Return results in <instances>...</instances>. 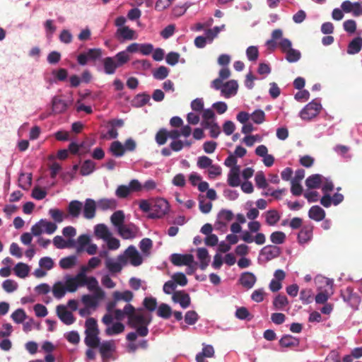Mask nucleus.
<instances>
[{"label":"nucleus","instance_id":"2f4dec72","mask_svg":"<svg viewBox=\"0 0 362 362\" xmlns=\"http://www.w3.org/2000/svg\"><path fill=\"white\" fill-rule=\"evenodd\" d=\"M124 330V325L120 322H116L112 326L108 327L105 329V334L107 336H114L121 334Z\"/></svg>","mask_w":362,"mask_h":362},{"label":"nucleus","instance_id":"4be33fe9","mask_svg":"<svg viewBox=\"0 0 362 362\" xmlns=\"http://www.w3.org/2000/svg\"><path fill=\"white\" fill-rule=\"evenodd\" d=\"M52 105V112L55 115L64 112L67 108L66 103L57 96L53 98Z\"/></svg>","mask_w":362,"mask_h":362},{"label":"nucleus","instance_id":"cd10ccee","mask_svg":"<svg viewBox=\"0 0 362 362\" xmlns=\"http://www.w3.org/2000/svg\"><path fill=\"white\" fill-rule=\"evenodd\" d=\"M362 39L359 37L352 40L347 47V53L349 54H355L358 53L361 49Z\"/></svg>","mask_w":362,"mask_h":362},{"label":"nucleus","instance_id":"774afa93","mask_svg":"<svg viewBox=\"0 0 362 362\" xmlns=\"http://www.w3.org/2000/svg\"><path fill=\"white\" fill-rule=\"evenodd\" d=\"M105 242L107 243V247L110 250H116L120 246L119 240L114 238L112 235L110 238H107Z\"/></svg>","mask_w":362,"mask_h":362},{"label":"nucleus","instance_id":"dca6fc26","mask_svg":"<svg viewBox=\"0 0 362 362\" xmlns=\"http://www.w3.org/2000/svg\"><path fill=\"white\" fill-rule=\"evenodd\" d=\"M95 235L98 239L104 241L112 235V232L108 227L104 223H98L94 227Z\"/></svg>","mask_w":362,"mask_h":362},{"label":"nucleus","instance_id":"58836bf2","mask_svg":"<svg viewBox=\"0 0 362 362\" xmlns=\"http://www.w3.org/2000/svg\"><path fill=\"white\" fill-rule=\"evenodd\" d=\"M90 243V238L88 234H82L77 238L76 251L78 253L83 252L85 247Z\"/></svg>","mask_w":362,"mask_h":362},{"label":"nucleus","instance_id":"09e8293b","mask_svg":"<svg viewBox=\"0 0 362 362\" xmlns=\"http://www.w3.org/2000/svg\"><path fill=\"white\" fill-rule=\"evenodd\" d=\"M168 74L169 69L164 66H160L153 71V76L157 80H163L168 76Z\"/></svg>","mask_w":362,"mask_h":362},{"label":"nucleus","instance_id":"c756f323","mask_svg":"<svg viewBox=\"0 0 362 362\" xmlns=\"http://www.w3.org/2000/svg\"><path fill=\"white\" fill-rule=\"evenodd\" d=\"M15 274L20 278L26 277L30 272V267L28 264L23 262H18L14 267Z\"/></svg>","mask_w":362,"mask_h":362},{"label":"nucleus","instance_id":"6e6d98bb","mask_svg":"<svg viewBox=\"0 0 362 362\" xmlns=\"http://www.w3.org/2000/svg\"><path fill=\"white\" fill-rule=\"evenodd\" d=\"M150 95L146 93L137 94L134 98V103L139 107H142L148 103Z\"/></svg>","mask_w":362,"mask_h":362},{"label":"nucleus","instance_id":"a18cd8bd","mask_svg":"<svg viewBox=\"0 0 362 362\" xmlns=\"http://www.w3.org/2000/svg\"><path fill=\"white\" fill-rule=\"evenodd\" d=\"M153 246L152 240L148 238H143L139 243V247L142 253L148 256L150 254V250Z\"/></svg>","mask_w":362,"mask_h":362},{"label":"nucleus","instance_id":"a878e982","mask_svg":"<svg viewBox=\"0 0 362 362\" xmlns=\"http://www.w3.org/2000/svg\"><path fill=\"white\" fill-rule=\"evenodd\" d=\"M343 200V194L336 192L332 197L330 194L323 195L320 199V204H340Z\"/></svg>","mask_w":362,"mask_h":362},{"label":"nucleus","instance_id":"423d86ee","mask_svg":"<svg viewBox=\"0 0 362 362\" xmlns=\"http://www.w3.org/2000/svg\"><path fill=\"white\" fill-rule=\"evenodd\" d=\"M341 296L344 301L346 302L351 308H357L361 302L360 296L354 292L352 287L349 286L341 293Z\"/></svg>","mask_w":362,"mask_h":362},{"label":"nucleus","instance_id":"4d7b16f0","mask_svg":"<svg viewBox=\"0 0 362 362\" xmlns=\"http://www.w3.org/2000/svg\"><path fill=\"white\" fill-rule=\"evenodd\" d=\"M250 117H251L252 120L255 124H257L263 123L265 120V113L262 110H257L254 111L251 114V115H250Z\"/></svg>","mask_w":362,"mask_h":362},{"label":"nucleus","instance_id":"37998d69","mask_svg":"<svg viewBox=\"0 0 362 362\" xmlns=\"http://www.w3.org/2000/svg\"><path fill=\"white\" fill-rule=\"evenodd\" d=\"M13 321L16 324H21L27 318V315L23 308H18L11 315Z\"/></svg>","mask_w":362,"mask_h":362},{"label":"nucleus","instance_id":"f3484780","mask_svg":"<svg viewBox=\"0 0 362 362\" xmlns=\"http://www.w3.org/2000/svg\"><path fill=\"white\" fill-rule=\"evenodd\" d=\"M238 85L236 81L230 80L223 84L221 88V93L226 98H230L232 95H235L237 93Z\"/></svg>","mask_w":362,"mask_h":362},{"label":"nucleus","instance_id":"20e7f679","mask_svg":"<svg viewBox=\"0 0 362 362\" xmlns=\"http://www.w3.org/2000/svg\"><path fill=\"white\" fill-rule=\"evenodd\" d=\"M322 105L320 103L313 100L300 112V117L303 120H310L320 113Z\"/></svg>","mask_w":362,"mask_h":362},{"label":"nucleus","instance_id":"9b49d317","mask_svg":"<svg viewBox=\"0 0 362 362\" xmlns=\"http://www.w3.org/2000/svg\"><path fill=\"white\" fill-rule=\"evenodd\" d=\"M98 346L103 359L110 358L112 353L115 351V345L113 340L103 341Z\"/></svg>","mask_w":362,"mask_h":362},{"label":"nucleus","instance_id":"79ce46f5","mask_svg":"<svg viewBox=\"0 0 362 362\" xmlns=\"http://www.w3.org/2000/svg\"><path fill=\"white\" fill-rule=\"evenodd\" d=\"M286 234L282 231H274L271 233L269 239L273 245H281L283 244L286 240Z\"/></svg>","mask_w":362,"mask_h":362},{"label":"nucleus","instance_id":"6e6552de","mask_svg":"<svg viewBox=\"0 0 362 362\" xmlns=\"http://www.w3.org/2000/svg\"><path fill=\"white\" fill-rule=\"evenodd\" d=\"M117 259L120 262H115L110 257L106 259L105 266L110 273H119L122 269L123 264L127 263V260L124 255H119Z\"/></svg>","mask_w":362,"mask_h":362},{"label":"nucleus","instance_id":"de8ad7c7","mask_svg":"<svg viewBox=\"0 0 362 362\" xmlns=\"http://www.w3.org/2000/svg\"><path fill=\"white\" fill-rule=\"evenodd\" d=\"M113 58L119 67L127 63L130 59V57L125 50L118 52Z\"/></svg>","mask_w":362,"mask_h":362},{"label":"nucleus","instance_id":"13d9d810","mask_svg":"<svg viewBox=\"0 0 362 362\" xmlns=\"http://www.w3.org/2000/svg\"><path fill=\"white\" fill-rule=\"evenodd\" d=\"M233 218V214L230 210L223 209L218 214V218L220 220L218 223L226 226L224 223H221V221H230Z\"/></svg>","mask_w":362,"mask_h":362},{"label":"nucleus","instance_id":"4468645a","mask_svg":"<svg viewBox=\"0 0 362 362\" xmlns=\"http://www.w3.org/2000/svg\"><path fill=\"white\" fill-rule=\"evenodd\" d=\"M115 36L117 38H122L124 40H131L136 38L135 31L130 29L128 26H123L117 28Z\"/></svg>","mask_w":362,"mask_h":362},{"label":"nucleus","instance_id":"f704fd0d","mask_svg":"<svg viewBox=\"0 0 362 362\" xmlns=\"http://www.w3.org/2000/svg\"><path fill=\"white\" fill-rule=\"evenodd\" d=\"M112 223L117 228L124 225V214L122 211L118 210L112 214L110 217Z\"/></svg>","mask_w":362,"mask_h":362},{"label":"nucleus","instance_id":"412c9836","mask_svg":"<svg viewBox=\"0 0 362 362\" xmlns=\"http://www.w3.org/2000/svg\"><path fill=\"white\" fill-rule=\"evenodd\" d=\"M323 176L320 174H314L309 176L305 180V185L310 189H317L323 182Z\"/></svg>","mask_w":362,"mask_h":362},{"label":"nucleus","instance_id":"3c124183","mask_svg":"<svg viewBox=\"0 0 362 362\" xmlns=\"http://www.w3.org/2000/svg\"><path fill=\"white\" fill-rule=\"evenodd\" d=\"M285 53L286 59L290 63L296 62L300 59L301 57L300 52L298 50L294 49L293 48H291Z\"/></svg>","mask_w":362,"mask_h":362},{"label":"nucleus","instance_id":"603ef678","mask_svg":"<svg viewBox=\"0 0 362 362\" xmlns=\"http://www.w3.org/2000/svg\"><path fill=\"white\" fill-rule=\"evenodd\" d=\"M235 317L241 320H250L252 315L245 307L238 308L235 311Z\"/></svg>","mask_w":362,"mask_h":362},{"label":"nucleus","instance_id":"9d476101","mask_svg":"<svg viewBox=\"0 0 362 362\" xmlns=\"http://www.w3.org/2000/svg\"><path fill=\"white\" fill-rule=\"evenodd\" d=\"M172 300L175 303H179L183 309L188 308L191 304L189 294L184 291H176L173 294Z\"/></svg>","mask_w":362,"mask_h":362},{"label":"nucleus","instance_id":"72a5a7b5","mask_svg":"<svg viewBox=\"0 0 362 362\" xmlns=\"http://www.w3.org/2000/svg\"><path fill=\"white\" fill-rule=\"evenodd\" d=\"M85 328V334L99 333L97 320L93 317L86 319Z\"/></svg>","mask_w":362,"mask_h":362},{"label":"nucleus","instance_id":"bb28decb","mask_svg":"<svg viewBox=\"0 0 362 362\" xmlns=\"http://www.w3.org/2000/svg\"><path fill=\"white\" fill-rule=\"evenodd\" d=\"M83 216L87 219H91L95 216L96 206H101L102 209L105 210L109 208L110 205H83Z\"/></svg>","mask_w":362,"mask_h":362},{"label":"nucleus","instance_id":"bf43d9fd","mask_svg":"<svg viewBox=\"0 0 362 362\" xmlns=\"http://www.w3.org/2000/svg\"><path fill=\"white\" fill-rule=\"evenodd\" d=\"M2 288L7 293H12L18 288V284L13 279H6L2 283Z\"/></svg>","mask_w":362,"mask_h":362},{"label":"nucleus","instance_id":"052dcab7","mask_svg":"<svg viewBox=\"0 0 362 362\" xmlns=\"http://www.w3.org/2000/svg\"><path fill=\"white\" fill-rule=\"evenodd\" d=\"M226 25L223 24L221 26H216L212 29H208L206 31V35L207 39L211 42L218 35V33L225 29Z\"/></svg>","mask_w":362,"mask_h":362},{"label":"nucleus","instance_id":"aec40b11","mask_svg":"<svg viewBox=\"0 0 362 362\" xmlns=\"http://www.w3.org/2000/svg\"><path fill=\"white\" fill-rule=\"evenodd\" d=\"M313 237V227L305 226L300 229L298 233V242L299 244L303 245L312 239Z\"/></svg>","mask_w":362,"mask_h":362},{"label":"nucleus","instance_id":"e433bc0d","mask_svg":"<svg viewBox=\"0 0 362 362\" xmlns=\"http://www.w3.org/2000/svg\"><path fill=\"white\" fill-rule=\"evenodd\" d=\"M99 333L86 334L84 339L85 344L90 347H96L100 343V339L98 337Z\"/></svg>","mask_w":362,"mask_h":362},{"label":"nucleus","instance_id":"a211bd4d","mask_svg":"<svg viewBox=\"0 0 362 362\" xmlns=\"http://www.w3.org/2000/svg\"><path fill=\"white\" fill-rule=\"evenodd\" d=\"M197 257L199 260V268L205 270L210 262L209 252L205 247H199L197 250Z\"/></svg>","mask_w":362,"mask_h":362},{"label":"nucleus","instance_id":"f03ea898","mask_svg":"<svg viewBox=\"0 0 362 362\" xmlns=\"http://www.w3.org/2000/svg\"><path fill=\"white\" fill-rule=\"evenodd\" d=\"M281 249L274 245H267L263 247L259 253L257 262L259 264L267 263L280 256Z\"/></svg>","mask_w":362,"mask_h":362},{"label":"nucleus","instance_id":"5fc2aeb1","mask_svg":"<svg viewBox=\"0 0 362 362\" xmlns=\"http://www.w3.org/2000/svg\"><path fill=\"white\" fill-rule=\"evenodd\" d=\"M168 138L167 129L162 128L158 130L155 136L156 143L159 145H164Z\"/></svg>","mask_w":362,"mask_h":362},{"label":"nucleus","instance_id":"1a4fd4ad","mask_svg":"<svg viewBox=\"0 0 362 362\" xmlns=\"http://www.w3.org/2000/svg\"><path fill=\"white\" fill-rule=\"evenodd\" d=\"M57 315L60 320L66 325H72L75 322V317L71 311L66 310V306L59 305L57 307Z\"/></svg>","mask_w":362,"mask_h":362},{"label":"nucleus","instance_id":"b1692460","mask_svg":"<svg viewBox=\"0 0 362 362\" xmlns=\"http://www.w3.org/2000/svg\"><path fill=\"white\" fill-rule=\"evenodd\" d=\"M265 222L268 226H275L280 220L281 215L275 209H270L264 213Z\"/></svg>","mask_w":362,"mask_h":362},{"label":"nucleus","instance_id":"a19ab883","mask_svg":"<svg viewBox=\"0 0 362 362\" xmlns=\"http://www.w3.org/2000/svg\"><path fill=\"white\" fill-rule=\"evenodd\" d=\"M52 292L55 298L61 299L65 296L67 291L63 283L58 281L53 286Z\"/></svg>","mask_w":362,"mask_h":362},{"label":"nucleus","instance_id":"2eb2a0df","mask_svg":"<svg viewBox=\"0 0 362 362\" xmlns=\"http://www.w3.org/2000/svg\"><path fill=\"white\" fill-rule=\"evenodd\" d=\"M308 216L317 222L324 220L325 211L319 205H313L308 211Z\"/></svg>","mask_w":362,"mask_h":362},{"label":"nucleus","instance_id":"4c0bfd02","mask_svg":"<svg viewBox=\"0 0 362 362\" xmlns=\"http://www.w3.org/2000/svg\"><path fill=\"white\" fill-rule=\"evenodd\" d=\"M173 314L171 307L166 303H161L158 306L157 315L163 319H168Z\"/></svg>","mask_w":362,"mask_h":362},{"label":"nucleus","instance_id":"39448f33","mask_svg":"<svg viewBox=\"0 0 362 362\" xmlns=\"http://www.w3.org/2000/svg\"><path fill=\"white\" fill-rule=\"evenodd\" d=\"M105 296V291L103 290H100L98 292H94L93 294L83 295L81 301L85 306L95 308L98 305V300L103 299Z\"/></svg>","mask_w":362,"mask_h":362},{"label":"nucleus","instance_id":"0e129e2a","mask_svg":"<svg viewBox=\"0 0 362 362\" xmlns=\"http://www.w3.org/2000/svg\"><path fill=\"white\" fill-rule=\"evenodd\" d=\"M247 59L251 62H255L259 57L258 48L256 46H250L246 49Z\"/></svg>","mask_w":362,"mask_h":362},{"label":"nucleus","instance_id":"8fccbe9b","mask_svg":"<svg viewBox=\"0 0 362 362\" xmlns=\"http://www.w3.org/2000/svg\"><path fill=\"white\" fill-rule=\"evenodd\" d=\"M256 186L259 189H266L268 186L267 181L263 172H257L255 177Z\"/></svg>","mask_w":362,"mask_h":362},{"label":"nucleus","instance_id":"0eeeda50","mask_svg":"<svg viewBox=\"0 0 362 362\" xmlns=\"http://www.w3.org/2000/svg\"><path fill=\"white\" fill-rule=\"evenodd\" d=\"M193 258L192 254L173 253L170 255V260L175 266L181 267L193 263Z\"/></svg>","mask_w":362,"mask_h":362},{"label":"nucleus","instance_id":"6ab92c4d","mask_svg":"<svg viewBox=\"0 0 362 362\" xmlns=\"http://www.w3.org/2000/svg\"><path fill=\"white\" fill-rule=\"evenodd\" d=\"M279 343L281 347L288 348L298 346L300 340L291 334H284L279 339Z\"/></svg>","mask_w":362,"mask_h":362},{"label":"nucleus","instance_id":"c9c22d12","mask_svg":"<svg viewBox=\"0 0 362 362\" xmlns=\"http://www.w3.org/2000/svg\"><path fill=\"white\" fill-rule=\"evenodd\" d=\"M32 183V174L21 173L18 177L19 186L24 189H28Z\"/></svg>","mask_w":362,"mask_h":362},{"label":"nucleus","instance_id":"ddd939ff","mask_svg":"<svg viewBox=\"0 0 362 362\" xmlns=\"http://www.w3.org/2000/svg\"><path fill=\"white\" fill-rule=\"evenodd\" d=\"M240 172L239 165L231 168L228 176V183L230 187H238L240 185Z\"/></svg>","mask_w":362,"mask_h":362},{"label":"nucleus","instance_id":"c85d7f7f","mask_svg":"<svg viewBox=\"0 0 362 362\" xmlns=\"http://www.w3.org/2000/svg\"><path fill=\"white\" fill-rule=\"evenodd\" d=\"M110 152L115 157H122L125 153V148L119 141H113L109 148Z\"/></svg>","mask_w":362,"mask_h":362},{"label":"nucleus","instance_id":"338daca9","mask_svg":"<svg viewBox=\"0 0 362 362\" xmlns=\"http://www.w3.org/2000/svg\"><path fill=\"white\" fill-rule=\"evenodd\" d=\"M173 281L181 286H185L187 284V278L185 274L182 272H177L173 276Z\"/></svg>","mask_w":362,"mask_h":362},{"label":"nucleus","instance_id":"49530a36","mask_svg":"<svg viewBox=\"0 0 362 362\" xmlns=\"http://www.w3.org/2000/svg\"><path fill=\"white\" fill-rule=\"evenodd\" d=\"M288 303L286 296L278 295L273 300V305L276 310H283Z\"/></svg>","mask_w":362,"mask_h":362},{"label":"nucleus","instance_id":"f257e3e1","mask_svg":"<svg viewBox=\"0 0 362 362\" xmlns=\"http://www.w3.org/2000/svg\"><path fill=\"white\" fill-rule=\"evenodd\" d=\"M171 205H139L150 219L161 218L170 211Z\"/></svg>","mask_w":362,"mask_h":362},{"label":"nucleus","instance_id":"69168bd1","mask_svg":"<svg viewBox=\"0 0 362 362\" xmlns=\"http://www.w3.org/2000/svg\"><path fill=\"white\" fill-rule=\"evenodd\" d=\"M212 160L206 156H202L198 158L197 166L201 169H206L210 168L212 165Z\"/></svg>","mask_w":362,"mask_h":362},{"label":"nucleus","instance_id":"7ed1b4c3","mask_svg":"<svg viewBox=\"0 0 362 362\" xmlns=\"http://www.w3.org/2000/svg\"><path fill=\"white\" fill-rule=\"evenodd\" d=\"M142 185L138 180H132L129 185H119L115 191V194L119 198H126L134 192H140Z\"/></svg>","mask_w":362,"mask_h":362},{"label":"nucleus","instance_id":"f8f14e48","mask_svg":"<svg viewBox=\"0 0 362 362\" xmlns=\"http://www.w3.org/2000/svg\"><path fill=\"white\" fill-rule=\"evenodd\" d=\"M256 281L255 275L250 272H243L238 279L239 283L247 289L252 288L255 284Z\"/></svg>","mask_w":362,"mask_h":362},{"label":"nucleus","instance_id":"5701e85b","mask_svg":"<svg viewBox=\"0 0 362 362\" xmlns=\"http://www.w3.org/2000/svg\"><path fill=\"white\" fill-rule=\"evenodd\" d=\"M80 286H86L89 291L98 292L100 290H103L98 286V281L95 276H88L86 279L80 281Z\"/></svg>","mask_w":362,"mask_h":362},{"label":"nucleus","instance_id":"7c9ffc66","mask_svg":"<svg viewBox=\"0 0 362 362\" xmlns=\"http://www.w3.org/2000/svg\"><path fill=\"white\" fill-rule=\"evenodd\" d=\"M76 262L77 257L76 255H73L62 258L59 260V264L62 269H68L76 265Z\"/></svg>","mask_w":362,"mask_h":362},{"label":"nucleus","instance_id":"473e14b6","mask_svg":"<svg viewBox=\"0 0 362 362\" xmlns=\"http://www.w3.org/2000/svg\"><path fill=\"white\" fill-rule=\"evenodd\" d=\"M134 294L131 291L127 290L124 292L116 291L113 293V299L115 300H124L127 303L132 300Z\"/></svg>","mask_w":362,"mask_h":362},{"label":"nucleus","instance_id":"680f3d73","mask_svg":"<svg viewBox=\"0 0 362 362\" xmlns=\"http://www.w3.org/2000/svg\"><path fill=\"white\" fill-rule=\"evenodd\" d=\"M117 230L119 235H121V237L124 239H131L134 238V233L132 230L125 225H122V226L117 228Z\"/></svg>","mask_w":362,"mask_h":362},{"label":"nucleus","instance_id":"ea45409f","mask_svg":"<svg viewBox=\"0 0 362 362\" xmlns=\"http://www.w3.org/2000/svg\"><path fill=\"white\" fill-rule=\"evenodd\" d=\"M95 169V163L91 160H85L81 168L80 173L83 175H88Z\"/></svg>","mask_w":362,"mask_h":362},{"label":"nucleus","instance_id":"864d4df0","mask_svg":"<svg viewBox=\"0 0 362 362\" xmlns=\"http://www.w3.org/2000/svg\"><path fill=\"white\" fill-rule=\"evenodd\" d=\"M143 305L147 310L153 312L157 308V300L156 298L152 296L146 297L144 299Z\"/></svg>","mask_w":362,"mask_h":362},{"label":"nucleus","instance_id":"e2e57ef3","mask_svg":"<svg viewBox=\"0 0 362 362\" xmlns=\"http://www.w3.org/2000/svg\"><path fill=\"white\" fill-rule=\"evenodd\" d=\"M43 221L44 218H42L32 226L31 233L33 235L37 237L45 232Z\"/></svg>","mask_w":362,"mask_h":362},{"label":"nucleus","instance_id":"393cba45","mask_svg":"<svg viewBox=\"0 0 362 362\" xmlns=\"http://www.w3.org/2000/svg\"><path fill=\"white\" fill-rule=\"evenodd\" d=\"M104 71L106 74L111 75L115 74L116 69L119 67L117 65L115 58L111 57H105L103 61Z\"/></svg>","mask_w":362,"mask_h":362},{"label":"nucleus","instance_id":"c03bdc74","mask_svg":"<svg viewBox=\"0 0 362 362\" xmlns=\"http://www.w3.org/2000/svg\"><path fill=\"white\" fill-rule=\"evenodd\" d=\"M199 318L198 313L195 310H188L186 312L184 320L187 325H194Z\"/></svg>","mask_w":362,"mask_h":362}]
</instances>
